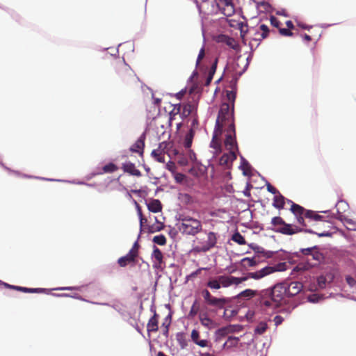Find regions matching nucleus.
Wrapping results in <instances>:
<instances>
[{"instance_id": "nucleus-1", "label": "nucleus", "mask_w": 356, "mask_h": 356, "mask_svg": "<svg viewBox=\"0 0 356 356\" xmlns=\"http://www.w3.org/2000/svg\"><path fill=\"white\" fill-rule=\"evenodd\" d=\"M303 289L300 282L279 283L272 288L261 290L259 293V304L267 308H277L285 296L293 297L298 295Z\"/></svg>"}, {"instance_id": "nucleus-2", "label": "nucleus", "mask_w": 356, "mask_h": 356, "mask_svg": "<svg viewBox=\"0 0 356 356\" xmlns=\"http://www.w3.org/2000/svg\"><path fill=\"white\" fill-rule=\"evenodd\" d=\"M285 263H280L275 266H266L259 270L248 273L245 276L236 277L232 275H219L210 278L206 286L211 290H218L220 288H228L232 285L238 286L249 278L260 280L276 271L284 270Z\"/></svg>"}, {"instance_id": "nucleus-3", "label": "nucleus", "mask_w": 356, "mask_h": 356, "mask_svg": "<svg viewBox=\"0 0 356 356\" xmlns=\"http://www.w3.org/2000/svg\"><path fill=\"white\" fill-rule=\"evenodd\" d=\"M117 81L127 88H132L138 82V78L131 68L120 58H115L112 63Z\"/></svg>"}, {"instance_id": "nucleus-4", "label": "nucleus", "mask_w": 356, "mask_h": 356, "mask_svg": "<svg viewBox=\"0 0 356 356\" xmlns=\"http://www.w3.org/2000/svg\"><path fill=\"white\" fill-rule=\"evenodd\" d=\"M180 220L178 229L184 234L195 236L202 229V222L197 219L187 216Z\"/></svg>"}, {"instance_id": "nucleus-5", "label": "nucleus", "mask_w": 356, "mask_h": 356, "mask_svg": "<svg viewBox=\"0 0 356 356\" xmlns=\"http://www.w3.org/2000/svg\"><path fill=\"white\" fill-rule=\"evenodd\" d=\"M271 224L276 227L275 231L285 235H292L302 230L297 226H293L285 221L280 216L273 217Z\"/></svg>"}, {"instance_id": "nucleus-6", "label": "nucleus", "mask_w": 356, "mask_h": 356, "mask_svg": "<svg viewBox=\"0 0 356 356\" xmlns=\"http://www.w3.org/2000/svg\"><path fill=\"white\" fill-rule=\"evenodd\" d=\"M140 247L138 242L136 241L129 252L118 259V265L122 268L126 267L127 265L134 266L138 262Z\"/></svg>"}, {"instance_id": "nucleus-7", "label": "nucleus", "mask_w": 356, "mask_h": 356, "mask_svg": "<svg viewBox=\"0 0 356 356\" xmlns=\"http://www.w3.org/2000/svg\"><path fill=\"white\" fill-rule=\"evenodd\" d=\"M226 131L227 134L224 141L226 149L229 151L237 150L238 147L236 140V131L234 122H232L231 124H229Z\"/></svg>"}, {"instance_id": "nucleus-8", "label": "nucleus", "mask_w": 356, "mask_h": 356, "mask_svg": "<svg viewBox=\"0 0 356 356\" xmlns=\"http://www.w3.org/2000/svg\"><path fill=\"white\" fill-rule=\"evenodd\" d=\"M201 293L205 303L209 306H213L221 309L224 307L225 304L227 302V300L224 298H218L211 296V293L207 289H203Z\"/></svg>"}, {"instance_id": "nucleus-9", "label": "nucleus", "mask_w": 356, "mask_h": 356, "mask_svg": "<svg viewBox=\"0 0 356 356\" xmlns=\"http://www.w3.org/2000/svg\"><path fill=\"white\" fill-rule=\"evenodd\" d=\"M286 202L291 205L290 210L296 216L298 223L302 227H307V224L303 220V213L305 211V208L288 199H286Z\"/></svg>"}, {"instance_id": "nucleus-10", "label": "nucleus", "mask_w": 356, "mask_h": 356, "mask_svg": "<svg viewBox=\"0 0 356 356\" xmlns=\"http://www.w3.org/2000/svg\"><path fill=\"white\" fill-rule=\"evenodd\" d=\"M217 234L213 232H210L207 234V239L200 246H196L195 250L200 252H206L214 248L217 243Z\"/></svg>"}, {"instance_id": "nucleus-11", "label": "nucleus", "mask_w": 356, "mask_h": 356, "mask_svg": "<svg viewBox=\"0 0 356 356\" xmlns=\"http://www.w3.org/2000/svg\"><path fill=\"white\" fill-rule=\"evenodd\" d=\"M182 108V115L184 117H188L190 115L195 109V106L191 103L185 104L181 106L180 104L175 105L172 111L170 113V122L172 120V116L180 113Z\"/></svg>"}, {"instance_id": "nucleus-12", "label": "nucleus", "mask_w": 356, "mask_h": 356, "mask_svg": "<svg viewBox=\"0 0 356 356\" xmlns=\"http://www.w3.org/2000/svg\"><path fill=\"white\" fill-rule=\"evenodd\" d=\"M222 132V124L216 120V127L213 133L212 140L210 143V147L215 149L217 152L221 151V140L220 138Z\"/></svg>"}, {"instance_id": "nucleus-13", "label": "nucleus", "mask_w": 356, "mask_h": 356, "mask_svg": "<svg viewBox=\"0 0 356 356\" xmlns=\"http://www.w3.org/2000/svg\"><path fill=\"white\" fill-rule=\"evenodd\" d=\"M217 6L227 17L232 16L235 13L234 6L231 0H217Z\"/></svg>"}, {"instance_id": "nucleus-14", "label": "nucleus", "mask_w": 356, "mask_h": 356, "mask_svg": "<svg viewBox=\"0 0 356 356\" xmlns=\"http://www.w3.org/2000/svg\"><path fill=\"white\" fill-rule=\"evenodd\" d=\"M152 258L153 259L154 268L163 270L165 268V264L163 261V254L162 252L155 245L154 246Z\"/></svg>"}, {"instance_id": "nucleus-15", "label": "nucleus", "mask_w": 356, "mask_h": 356, "mask_svg": "<svg viewBox=\"0 0 356 356\" xmlns=\"http://www.w3.org/2000/svg\"><path fill=\"white\" fill-rule=\"evenodd\" d=\"M217 120H219L222 127L226 124L227 122L229 124L233 122V120L230 118L229 105L228 104H223L221 106Z\"/></svg>"}, {"instance_id": "nucleus-16", "label": "nucleus", "mask_w": 356, "mask_h": 356, "mask_svg": "<svg viewBox=\"0 0 356 356\" xmlns=\"http://www.w3.org/2000/svg\"><path fill=\"white\" fill-rule=\"evenodd\" d=\"M167 143H161L158 148L154 149L151 153L152 156L159 163H165V149Z\"/></svg>"}, {"instance_id": "nucleus-17", "label": "nucleus", "mask_w": 356, "mask_h": 356, "mask_svg": "<svg viewBox=\"0 0 356 356\" xmlns=\"http://www.w3.org/2000/svg\"><path fill=\"white\" fill-rule=\"evenodd\" d=\"M269 32L270 29L268 26L261 24L258 29L255 30L254 39L257 41H261L268 37Z\"/></svg>"}, {"instance_id": "nucleus-18", "label": "nucleus", "mask_w": 356, "mask_h": 356, "mask_svg": "<svg viewBox=\"0 0 356 356\" xmlns=\"http://www.w3.org/2000/svg\"><path fill=\"white\" fill-rule=\"evenodd\" d=\"M159 314L156 310H154V315L149 318L147 324V331L149 332H156L159 330Z\"/></svg>"}, {"instance_id": "nucleus-19", "label": "nucleus", "mask_w": 356, "mask_h": 356, "mask_svg": "<svg viewBox=\"0 0 356 356\" xmlns=\"http://www.w3.org/2000/svg\"><path fill=\"white\" fill-rule=\"evenodd\" d=\"M217 42L225 43L232 49H237L238 47L237 42L233 38L226 35H219L217 37Z\"/></svg>"}, {"instance_id": "nucleus-20", "label": "nucleus", "mask_w": 356, "mask_h": 356, "mask_svg": "<svg viewBox=\"0 0 356 356\" xmlns=\"http://www.w3.org/2000/svg\"><path fill=\"white\" fill-rule=\"evenodd\" d=\"M236 159L235 151H229V153L224 154L220 159V164L221 165L229 166L232 162Z\"/></svg>"}, {"instance_id": "nucleus-21", "label": "nucleus", "mask_w": 356, "mask_h": 356, "mask_svg": "<svg viewBox=\"0 0 356 356\" xmlns=\"http://www.w3.org/2000/svg\"><path fill=\"white\" fill-rule=\"evenodd\" d=\"M122 169L124 172L129 173L133 176L140 177L142 175L140 171L136 169L135 164L131 162L123 163Z\"/></svg>"}, {"instance_id": "nucleus-22", "label": "nucleus", "mask_w": 356, "mask_h": 356, "mask_svg": "<svg viewBox=\"0 0 356 356\" xmlns=\"http://www.w3.org/2000/svg\"><path fill=\"white\" fill-rule=\"evenodd\" d=\"M200 321L204 327L209 330L215 328L217 325L216 323L211 319L206 314H200Z\"/></svg>"}, {"instance_id": "nucleus-23", "label": "nucleus", "mask_w": 356, "mask_h": 356, "mask_svg": "<svg viewBox=\"0 0 356 356\" xmlns=\"http://www.w3.org/2000/svg\"><path fill=\"white\" fill-rule=\"evenodd\" d=\"M6 286L24 293H42L45 291L44 289L41 288H26L23 286L10 285L8 284H6Z\"/></svg>"}, {"instance_id": "nucleus-24", "label": "nucleus", "mask_w": 356, "mask_h": 356, "mask_svg": "<svg viewBox=\"0 0 356 356\" xmlns=\"http://www.w3.org/2000/svg\"><path fill=\"white\" fill-rule=\"evenodd\" d=\"M191 339L197 345L200 347H207L209 346V341L207 340L200 339V333L197 330H193L191 332Z\"/></svg>"}, {"instance_id": "nucleus-25", "label": "nucleus", "mask_w": 356, "mask_h": 356, "mask_svg": "<svg viewBox=\"0 0 356 356\" xmlns=\"http://www.w3.org/2000/svg\"><path fill=\"white\" fill-rule=\"evenodd\" d=\"M145 147L144 139L140 137L136 143L131 147L130 150L133 152L138 153L140 155H143Z\"/></svg>"}, {"instance_id": "nucleus-26", "label": "nucleus", "mask_w": 356, "mask_h": 356, "mask_svg": "<svg viewBox=\"0 0 356 356\" xmlns=\"http://www.w3.org/2000/svg\"><path fill=\"white\" fill-rule=\"evenodd\" d=\"M286 198L280 193L274 196L273 206L278 209H284Z\"/></svg>"}, {"instance_id": "nucleus-27", "label": "nucleus", "mask_w": 356, "mask_h": 356, "mask_svg": "<svg viewBox=\"0 0 356 356\" xmlns=\"http://www.w3.org/2000/svg\"><path fill=\"white\" fill-rule=\"evenodd\" d=\"M260 292L261 291L258 292L257 291L248 289H245V290L241 291L239 294H238L237 298L249 300L251 298H253L256 296H259Z\"/></svg>"}, {"instance_id": "nucleus-28", "label": "nucleus", "mask_w": 356, "mask_h": 356, "mask_svg": "<svg viewBox=\"0 0 356 356\" xmlns=\"http://www.w3.org/2000/svg\"><path fill=\"white\" fill-rule=\"evenodd\" d=\"M304 218L314 221H321L323 219V216L316 213L315 211L306 209L303 213V220H305Z\"/></svg>"}, {"instance_id": "nucleus-29", "label": "nucleus", "mask_w": 356, "mask_h": 356, "mask_svg": "<svg viewBox=\"0 0 356 356\" xmlns=\"http://www.w3.org/2000/svg\"><path fill=\"white\" fill-rule=\"evenodd\" d=\"M314 265L312 264L309 261H302L298 264L293 268V271L296 272H304L313 268Z\"/></svg>"}, {"instance_id": "nucleus-30", "label": "nucleus", "mask_w": 356, "mask_h": 356, "mask_svg": "<svg viewBox=\"0 0 356 356\" xmlns=\"http://www.w3.org/2000/svg\"><path fill=\"white\" fill-rule=\"evenodd\" d=\"M148 209L153 213L160 212L162 209V205L159 200H152L147 204Z\"/></svg>"}, {"instance_id": "nucleus-31", "label": "nucleus", "mask_w": 356, "mask_h": 356, "mask_svg": "<svg viewBox=\"0 0 356 356\" xmlns=\"http://www.w3.org/2000/svg\"><path fill=\"white\" fill-rule=\"evenodd\" d=\"M311 256L312 257V259L314 261V263H312V264L314 265V267L318 266L320 263H321L324 260V256H323V253H321L319 251L318 248L314 250V251L312 252Z\"/></svg>"}, {"instance_id": "nucleus-32", "label": "nucleus", "mask_w": 356, "mask_h": 356, "mask_svg": "<svg viewBox=\"0 0 356 356\" xmlns=\"http://www.w3.org/2000/svg\"><path fill=\"white\" fill-rule=\"evenodd\" d=\"M118 170V166L113 163H109L105 165H104L102 168V170L97 173V175H102L103 173H112Z\"/></svg>"}, {"instance_id": "nucleus-33", "label": "nucleus", "mask_w": 356, "mask_h": 356, "mask_svg": "<svg viewBox=\"0 0 356 356\" xmlns=\"http://www.w3.org/2000/svg\"><path fill=\"white\" fill-rule=\"evenodd\" d=\"M194 136H195V131L193 129H191L185 136L184 145V147L186 149L191 148Z\"/></svg>"}, {"instance_id": "nucleus-34", "label": "nucleus", "mask_w": 356, "mask_h": 356, "mask_svg": "<svg viewBox=\"0 0 356 356\" xmlns=\"http://www.w3.org/2000/svg\"><path fill=\"white\" fill-rule=\"evenodd\" d=\"M257 263L258 261H256L254 258L245 257L241 261L242 266L245 268L255 266Z\"/></svg>"}, {"instance_id": "nucleus-35", "label": "nucleus", "mask_w": 356, "mask_h": 356, "mask_svg": "<svg viewBox=\"0 0 356 356\" xmlns=\"http://www.w3.org/2000/svg\"><path fill=\"white\" fill-rule=\"evenodd\" d=\"M239 338L236 337H229L227 341L223 344L224 348H230L237 346Z\"/></svg>"}, {"instance_id": "nucleus-36", "label": "nucleus", "mask_w": 356, "mask_h": 356, "mask_svg": "<svg viewBox=\"0 0 356 356\" xmlns=\"http://www.w3.org/2000/svg\"><path fill=\"white\" fill-rule=\"evenodd\" d=\"M268 329V324L264 321L259 322L254 328V334L261 335Z\"/></svg>"}, {"instance_id": "nucleus-37", "label": "nucleus", "mask_w": 356, "mask_h": 356, "mask_svg": "<svg viewBox=\"0 0 356 356\" xmlns=\"http://www.w3.org/2000/svg\"><path fill=\"white\" fill-rule=\"evenodd\" d=\"M171 324V316L168 315L166 316L161 325V329L163 332V334L165 336H168V331H169V327Z\"/></svg>"}, {"instance_id": "nucleus-38", "label": "nucleus", "mask_w": 356, "mask_h": 356, "mask_svg": "<svg viewBox=\"0 0 356 356\" xmlns=\"http://www.w3.org/2000/svg\"><path fill=\"white\" fill-rule=\"evenodd\" d=\"M232 240L238 245H245L246 243L245 238L238 232H235L232 235Z\"/></svg>"}, {"instance_id": "nucleus-39", "label": "nucleus", "mask_w": 356, "mask_h": 356, "mask_svg": "<svg viewBox=\"0 0 356 356\" xmlns=\"http://www.w3.org/2000/svg\"><path fill=\"white\" fill-rule=\"evenodd\" d=\"M153 242L160 245H164L166 243V238L163 234L155 236L153 238Z\"/></svg>"}, {"instance_id": "nucleus-40", "label": "nucleus", "mask_w": 356, "mask_h": 356, "mask_svg": "<svg viewBox=\"0 0 356 356\" xmlns=\"http://www.w3.org/2000/svg\"><path fill=\"white\" fill-rule=\"evenodd\" d=\"M218 59L216 58L209 70L207 76L213 79V75L216 71Z\"/></svg>"}, {"instance_id": "nucleus-41", "label": "nucleus", "mask_w": 356, "mask_h": 356, "mask_svg": "<svg viewBox=\"0 0 356 356\" xmlns=\"http://www.w3.org/2000/svg\"><path fill=\"white\" fill-rule=\"evenodd\" d=\"M164 228V225L162 222L157 221L156 225H153L149 227L150 232H156L162 230Z\"/></svg>"}, {"instance_id": "nucleus-42", "label": "nucleus", "mask_w": 356, "mask_h": 356, "mask_svg": "<svg viewBox=\"0 0 356 356\" xmlns=\"http://www.w3.org/2000/svg\"><path fill=\"white\" fill-rule=\"evenodd\" d=\"M205 269L206 268H200L197 270H196L195 271L191 273L190 275H188L186 277V282H187L189 280H193V278L196 277L201 273V271L202 270H205Z\"/></svg>"}, {"instance_id": "nucleus-43", "label": "nucleus", "mask_w": 356, "mask_h": 356, "mask_svg": "<svg viewBox=\"0 0 356 356\" xmlns=\"http://www.w3.org/2000/svg\"><path fill=\"white\" fill-rule=\"evenodd\" d=\"M204 56H205V50H204V47H202L201 48V49L200 50L197 58L196 64H195L196 67H198L200 65V62L204 58Z\"/></svg>"}, {"instance_id": "nucleus-44", "label": "nucleus", "mask_w": 356, "mask_h": 356, "mask_svg": "<svg viewBox=\"0 0 356 356\" xmlns=\"http://www.w3.org/2000/svg\"><path fill=\"white\" fill-rule=\"evenodd\" d=\"M316 249H318V247L315 245L311 248H302L300 249V252L304 255H311Z\"/></svg>"}, {"instance_id": "nucleus-45", "label": "nucleus", "mask_w": 356, "mask_h": 356, "mask_svg": "<svg viewBox=\"0 0 356 356\" xmlns=\"http://www.w3.org/2000/svg\"><path fill=\"white\" fill-rule=\"evenodd\" d=\"M318 285L320 288L323 289L325 287L327 278L325 276H320L317 279Z\"/></svg>"}, {"instance_id": "nucleus-46", "label": "nucleus", "mask_w": 356, "mask_h": 356, "mask_svg": "<svg viewBox=\"0 0 356 356\" xmlns=\"http://www.w3.org/2000/svg\"><path fill=\"white\" fill-rule=\"evenodd\" d=\"M279 32L283 36H292L293 35L289 29L280 28L279 29Z\"/></svg>"}, {"instance_id": "nucleus-47", "label": "nucleus", "mask_w": 356, "mask_h": 356, "mask_svg": "<svg viewBox=\"0 0 356 356\" xmlns=\"http://www.w3.org/2000/svg\"><path fill=\"white\" fill-rule=\"evenodd\" d=\"M346 281L350 287H353L356 285V280L350 275L346 277Z\"/></svg>"}, {"instance_id": "nucleus-48", "label": "nucleus", "mask_w": 356, "mask_h": 356, "mask_svg": "<svg viewBox=\"0 0 356 356\" xmlns=\"http://www.w3.org/2000/svg\"><path fill=\"white\" fill-rule=\"evenodd\" d=\"M226 334H227V329L225 327L218 329L216 332V334L218 336L217 340L220 339L219 338L220 337H224Z\"/></svg>"}, {"instance_id": "nucleus-49", "label": "nucleus", "mask_w": 356, "mask_h": 356, "mask_svg": "<svg viewBox=\"0 0 356 356\" xmlns=\"http://www.w3.org/2000/svg\"><path fill=\"white\" fill-rule=\"evenodd\" d=\"M267 190L268 192L271 193L272 194H274L275 195L280 193L279 191L275 187L272 186L270 184H267Z\"/></svg>"}, {"instance_id": "nucleus-50", "label": "nucleus", "mask_w": 356, "mask_h": 356, "mask_svg": "<svg viewBox=\"0 0 356 356\" xmlns=\"http://www.w3.org/2000/svg\"><path fill=\"white\" fill-rule=\"evenodd\" d=\"M283 321H284L283 317L281 316H279V315L275 316L273 319V321L276 326L281 325Z\"/></svg>"}, {"instance_id": "nucleus-51", "label": "nucleus", "mask_w": 356, "mask_h": 356, "mask_svg": "<svg viewBox=\"0 0 356 356\" xmlns=\"http://www.w3.org/2000/svg\"><path fill=\"white\" fill-rule=\"evenodd\" d=\"M197 312H198V308H197L195 307V305L193 304L191 308L190 312H189V316L193 317L197 314Z\"/></svg>"}, {"instance_id": "nucleus-52", "label": "nucleus", "mask_w": 356, "mask_h": 356, "mask_svg": "<svg viewBox=\"0 0 356 356\" xmlns=\"http://www.w3.org/2000/svg\"><path fill=\"white\" fill-rule=\"evenodd\" d=\"M270 23L273 26L279 27L280 22L279 20L274 16L270 17Z\"/></svg>"}, {"instance_id": "nucleus-53", "label": "nucleus", "mask_w": 356, "mask_h": 356, "mask_svg": "<svg viewBox=\"0 0 356 356\" xmlns=\"http://www.w3.org/2000/svg\"><path fill=\"white\" fill-rule=\"evenodd\" d=\"M185 178V175L181 173H177L175 175V180L177 183H181Z\"/></svg>"}, {"instance_id": "nucleus-54", "label": "nucleus", "mask_w": 356, "mask_h": 356, "mask_svg": "<svg viewBox=\"0 0 356 356\" xmlns=\"http://www.w3.org/2000/svg\"><path fill=\"white\" fill-rule=\"evenodd\" d=\"M188 150V156L191 161H195L196 160L195 154L190 149H187Z\"/></svg>"}, {"instance_id": "nucleus-55", "label": "nucleus", "mask_w": 356, "mask_h": 356, "mask_svg": "<svg viewBox=\"0 0 356 356\" xmlns=\"http://www.w3.org/2000/svg\"><path fill=\"white\" fill-rule=\"evenodd\" d=\"M139 218H140V231H141L143 224L146 223L147 220L143 216H140Z\"/></svg>"}, {"instance_id": "nucleus-56", "label": "nucleus", "mask_w": 356, "mask_h": 356, "mask_svg": "<svg viewBox=\"0 0 356 356\" xmlns=\"http://www.w3.org/2000/svg\"><path fill=\"white\" fill-rule=\"evenodd\" d=\"M57 290H78L79 289V287H75V286H68V287H60L56 289Z\"/></svg>"}, {"instance_id": "nucleus-57", "label": "nucleus", "mask_w": 356, "mask_h": 356, "mask_svg": "<svg viewBox=\"0 0 356 356\" xmlns=\"http://www.w3.org/2000/svg\"><path fill=\"white\" fill-rule=\"evenodd\" d=\"M259 253H261L263 254L264 257H266V258H270L272 257V252H264V250H262V251H257Z\"/></svg>"}, {"instance_id": "nucleus-58", "label": "nucleus", "mask_w": 356, "mask_h": 356, "mask_svg": "<svg viewBox=\"0 0 356 356\" xmlns=\"http://www.w3.org/2000/svg\"><path fill=\"white\" fill-rule=\"evenodd\" d=\"M302 38L304 39V40H305L306 42H311L313 40V38H312V36L310 35H308L307 33H305L303 35H302Z\"/></svg>"}, {"instance_id": "nucleus-59", "label": "nucleus", "mask_w": 356, "mask_h": 356, "mask_svg": "<svg viewBox=\"0 0 356 356\" xmlns=\"http://www.w3.org/2000/svg\"><path fill=\"white\" fill-rule=\"evenodd\" d=\"M286 25L287 26V29H289V30H291V29H294V25H293V22L291 20L286 21Z\"/></svg>"}, {"instance_id": "nucleus-60", "label": "nucleus", "mask_w": 356, "mask_h": 356, "mask_svg": "<svg viewBox=\"0 0 356 356\" xmlns=\"http://www.w3.org/2000/svg\"><path fill=\"white\" fill-rule=\"evenodd\" d=\"M135 204L136 205L138 216L140 217L141 216H143V213H142V211H141V209H140V207L139 206V204L136 201H135Z\"/></svg>"}, {"instance_id": "nucleus-61", "label": "nucleus", "mask_w": 356, "mask_h": 356, "mask_svg": "<svg viewBox=\"0 0 356 356\" xmlns=\"http://www.w3.org/2000/svg\"><path fill=\"white\" fill-rule=\"evenodd\" d=\"M315 234H318L319 236H330V234L327 232H322V233H316L315 232Z\"/></svg>"}, {"instance_id": "nucleus-62", "label": "nucleus", "mask_w": 356, "mask_h": 356, "mask_svg": "<svg viewBox=\"0 0 356 356\" xmlns=\"http://www.w3.org/2000/svg\"><path fill=\"white\" fill-rule=\"evenodd\" d=\"M211 81H212V79L210 78L209 76H207L204 85L208 86L211 83Z\"/></svg>"}, {"instance_id": "nucleus-63", "label": "nucleus", "mask_w": 356, "mask_h": 356, "mask_svg": "<svg viewBox=\"0 0 356 356\" xmlns=\"http://www.w3.org/2000/svg\"><path fill=\"white\" fill-rule=\"evenodd\" d=\"M227 97L229 100L230 99L234 100L235 95H234V94H233L232 92H230L227 93Z\"/></svg>"}, {"instance_id": "nucleus-64", "label": "nucleus", "mask_w": 356, "mask_h": 356, "mask_svg": "<svg viewBox=\"0 0 356 356\" xmlns=\"http://www.w3.org/2000/svg\"><path fill=\"white\" fill-rule=\"evenodd\" d=\"M200 356H215L213 354L209 353H201Z\"/></svg>"}]
</instances>
